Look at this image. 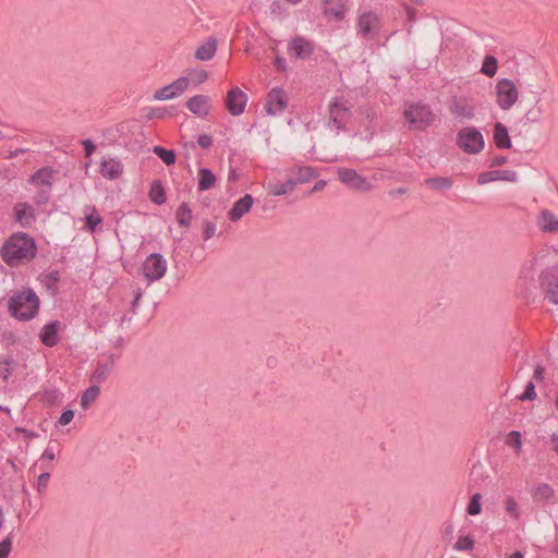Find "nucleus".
Instances as JSON below:
<instances>
[{
    "mask_svg": "<svg viewBox=\"0 0 558 558\" xmlns=\"http://www.w3.org/2000/svg\"><path fill=\"white\" fill-rule=\"evenodd\" d=\"M537 279L545 288L549 302L558 304V251L556 248L542 247L531 260L521 266L520 281L526 286H533Z\"/></svg>",
    "mask_w": 558,
    "mask_h": 558,
    "instance_id": "1",
    "label": "nucleus"
},
{
    "mask_svg": "<svg viewBox=\"0 0 558 558\" xmlns=\"http://www.w3.org/2000/svg\"><path fill=\"white\" fill-rule=\"evenodd\" d=\"M36 241L27 233H14L0 248L3 262L10 267H17L35 258Z\"/></svg>",
    "mask_w": 558,
    "mask_h": 558,
    "instance_id": "2",
    "label": "nucleus"
},
{
    "mask_svg": "<svg viewBox=\"0 0 558 558\" xmlns=\"http://www.w3.org/2000/svg\"><path fill=\"white\" fill-rule=\"evenodd\" d=\"M40 300L32 288L14 291L8 301L9 314L16 320L29 322L39 311Z\"/></svg>",
    "mask_w": 558,
    "mask_h": 558,
    "instance_id": "3",
    "label": "nucleus"
},
{
    "mask_svg": "<svg viewBox=\"0 0 558 558\" xmlns=\"http://www.w3.org/2000/svg\"><path fill=\"white\" fill-rule=\"evenodd\" d=\"M497 107L502 111H509L518 102L520 90L517 83L510 78H498L493 90Z\"/></svg>",
    "mask_w": 558,
    "mask_h": 558,
    "instance_id": "4",
    "label": "nucleus"
},
{
    "mask_svg": "<svg viewBox=\"0 0 558 558\" xmlns=\"http://www.w3.org/2000/svg\"><path fill=\"white\" fill-rule=\"evenodd\" d=\"M403 117L410 130L423 131L433 123L435 114L427 105L408 104Z\"/></svg>",
    "mask_w": 558,
    "mask_h": 558,
    "instance_id": "5",
    "label": "nucleus"
},
{
    "mask_svg": "<svg viewBox=\"0 0 558 558\" xmlns=\"http://www.w3.org/2000/svg\"><path fill=\"white\" fill-rule=\"evenodd\" d=\"M456 144L463 153L476 155L483 151L485 138L475 126H464L458 131Z\"/></svg>",
    "mask_w": 558,
    "mask_h": 558,
    "instance_id": "6",
    "label": "nucleus"
},
{
    "mask_svg": "<svg viewBox=\"0 0 558 558\" xmlns=\"http://www.w3.org/2000/svg\"><path fill=\"white\" fill-rule=\"evenodd\" d=\"M168 263L166 258L157 253L150 254L142 264V272L149 282L162 279L167 272Z\"/></svg>",
    "mask_w": 558,
    "mask_h": 558,
    "instance_id": "7",
    "label": "nucleus"
},
{
    "mask_svg": "<svg viewBox=\"0 0 558 558\" xmlns=\"http://www.w3.org/2000/svg\"><path fill=\"white\" fill-rule=\"evenodd\" d=\"M381 28L379 16L373 11H364L357 15L356 32L363 38H375Z\"/></svg>",
    "mask_w": 558,
    "mask_h": 558,
    "instance_id": "8",
    "label": "nucleus"
},
{
    "mask_svg": "<svg viewBox=\"0 0 558 558\" xmlns=\"http://www.w3.org/2000/svg\"><path fill=\"white\" fill-rule=\"evenodd\" d=\"M338 179L348 189L355 192H368L373 189L371 181L353 169L339 168Z\"/></svg>",
    "mask_w": 558,
    "mask_h": 558,
    "instance_id": "9",
    "label": "nucleus"
},
{
    "mask_svg": "<svg viewBox=\"0 0 558 558\" xmlns=\"http://www.w3.org/2000/svg\"><path fill=\"white\" fill-rule=\"evenodd\" d=\"M288 93L280 87H274L266 96L264 109L269 116H278L284 112L288 108Z\"/></svg>",
    "mask_w": 558,
    "mask_h": 558,
    "instance_id": "10",
    "label": "nucleus"
},
{
    "mask_svg": "<svg viewBox=\"0 0 558 558\" xmlns=\"http://www.w3.org/2000/svg\"><path fill=\"white\" fill-rule=\"evenodd\" d=\"M190 77H179L172 83L158 88L153 98L158 101H167L182 96L190 87Z\"/></svg>",
    "mask_w": 558,
    "mask_h": 558,
    "instance_id": "11",
    "label": "nucleus"
},
{
    "mask_svg": "<svg viewBox=\"0 0 558 558\" xmlns=\"http://www.w3.org/2000/svg\"><path fill=\"white\" fill-rule=\"evenodd\" d=\"M123 163L120 159L104 156L99 162V173L107 180H118L123 174Z\"/></svg>",
    "mask_w": 558,
    "mask_h": 558,
    "instance_id": "12",
    "label": "nucleus"
},
{
    "mask_svg": "<svg viewBox=\"0 0 558 558\" xmlns=\"http://www.w3.org/2000/svg\"><path fill=\"white\" fill-rule=\"evenodd\" d=\"M247 104V96L239 87L228 92L226 107L232 116H240L244 112Z\"/></svg>",
    "mask_w": 558,
    "mask_h": 558,
    "instance_id": "13",
    "label": "nucleus"
},
{
    "mask_svg": "<svg viewBox=\"0 0 558 558\" xmlns=\"http://www.w3.org/2000/svg\"><path fill=\"white\" fill-rule=\"evenodd\" d=\"M254 198L250 194H245L239 198L228 211V218L232 222L240 221L253 207Z\"/></svg>",
    "mask_w": 558,
    "mask_h": 558,
    "instance_id": "14",
    "label": "nucleus"
},
{
    "mask_svg": "<svg viewBox=\"0 0 558 558\" xmlns=\"http://www.w3.org/2000/svg\"><path fill=\"white\" fill-rule=\"evenodd\" d=\"M329 114L338 128L342 126L349 117L347 100L340 97L332 98L329 102Z\"/></svg>",
    "mask_w": 558,
    "mask_h": 558,
    "instance_id": "15",
    "label": "nucleus"
},
{
    "mask_svg": "<svg viewBox=\"0 0 558 558\" xmlns=\"http://www.w3.org/2000/svg\"><path fill=\"white\" fill-rule=\"evenodd\" d=\"M449 111L457 118L466 120L474 118V107L465 97H453L449 105Z\"/></svg>",
    "mask_w": 558,
    "mask_h": 558,
    "instance_id": "16",
    "label": "nucleus"
},
{
    "mask_svg": "<svg viewBox=\"0 0 558 558\" xmlns=\"http://www.w3.org/2000/svg\"><path fill=\"white\" fill-rule=\"evenodd\" d=\"M518 178V173L514 170H492L482 172L477 177V183L480 185H485L495 181H507V182H515Z\"/></svg>",
    "mask_w": 558,
    "mask_h": 558,
    "instance_id": "17",
    "label": "nucleus"
},
{
    "mask_svg": "<svg viewBox=\"0 0 558 558\" xmlns=\"http://www.w3.org/2000/svg\"><path fill=\"white\" fill-rule=\"evenodd\" d=\"M186 108L196 117L206 118L211 109V101L206 95H195L186 101Z\"/></svg>",
    "mask_w": 558,
    "mask_h": 558,
    "instance_id": "18",
    "label": "nucleus"
},
{
    "mask_svg": "<svg viewBox=\"0 0 558 558\" xmlns=\"http://www.w3.org/2000/svg\"><path fill=\"white\" fill-rule=\"evenodd\" d=\"M289 52L294 58L307 59L314 52V45L305 38L296 37L290 41Z\"/></svg>",
    "mask_w": 558,
    "mask_h": 558,
    "instance_id": "19",
    "label": "nucleus"
},
{
    "mask_svg": "<svg viewBox=\"0 0 558 558\" xmlns=\"http://www.w3.org/2000/svg\"><path fill=\"white\" fill-rule=\"evenodd\" d=\"M536 225L542 232L558 233V217L549 209L539 211L536 218Z\"/></svg>",
    "mask_w": 558,
    "mask_h": 558,
    "instance_id": "20",
    "label": "nucleus"
},
{
    "mask_svg": "<svg viewBox=\"0 0 558 558\" xmlns=\"http://www.w3.org/2000/svg\"><path fill=\"white\" fill-rule=\"evenodd\" d=\"M60 322L52 320L46 324L39 333L40 341L47 347H54L59 341Z\"/></svg>",
    "mask_w": 558,
    "mask_h": 558,
    "instance_id": "21",
    "label": "nucleus"
},
{
    "mask_svg": "<svg viewBox=\"0 0 558 558\" xmlns=\"http://www.w3.org/2000/svg\"><path fill=\"white\" fill-rule=\"evenodd\" d=\"M56 173L57 172L53 169L49 167H44L34 172L29 177L28 182L37 187L51 189Z\"/></svg>",
    "mask_w": 558,
    "mask_h": 558,
    "instance_id": "22",
    "label": "nucleus"
},
{
    "mask_svg": "<svg viewBox=\"0 0 558 558\" xmlns=\"http://www.w3.org/2000/svg\"><path fill=\"white\" fill-rule=\"evenodd\" d=\"M324 14L333 20H342L345 16L348 7L343 0H324Z\"/></svg>",
    "mask_w": 558,
    "mask_h": 558,
    "instance_id": "23",
    "label": "nucleus"
},
{
    "mask_svg": "<svg viewBox=\"0 0 558 558\" xmlns=\"http://www.w3.org/2000/svg\"><path fill=\"white\" fill-rule=\"evenodd\" d=\"M15 220L23 227L29 228L35 221V213L27 203H17L14 206Z\"/></svg>",
    "mask_w": 558,
    "mask_h": 558,
    "instance_id": "24",
    "label": "nucleus"
},
{
    "mask_svg": "<svg viewBox=\"0 0 558 558\" xmlns=\"http://www.w3.org/2000/svg\"><path fill=\"white\" fill-rule=\"evenodd\" d=\"M76 222H83L82 229L94 232L96 228L101 225L102 219L94 207H85L82 216L77 218Z\"/></svg>",
    "mask_w": 558,
    "mask_h": 558,
    "instance_id": "25",
    "label": "nucleus"
},
{
    "mask_svg": "<svg viewBox=\"0 0 558 558\" xmlns=\"http://www.w3.org/2000/svg\"><path fill=\"white\" fill-rule=\"evenodd\" d=\"M264 187L268 191V193L272 196H283L294 191V183L292 182V178H288L286 182H278L274 179H269L266 183H264Z\"/></svg>",
    "mask_w": 558,
    "mask_h": 558,
    "instance_id": "26",
    "label": "nucleus"
},
{
    "mask_svg": "<svg viewBox=\"0 0 558 558\" xmlns=\"http://www.w3.org/2000/svg\"><path fill=\"white\" fill-rule=\"evenodd\" d=\"M289 177L292 178V182L294 183L295 187L298 184H304L314 180L317 178V173L314 168L303 166L291 170Z\"/></svg>",
    "mask_w": 558,
    "mask_h": 558,
    "instance_id": "27",
    "label": "nucleus"
},
{
    "mask_svg": "<svg viewBox=\"0 0 558 558\" xmlns=\"http://www.w3.org/2000/svg\"><path fill=\"white\" fill-rule=\"evenodd\" d=\"M555 496L554 487L547 483H539L532 490L533 499L538 502L551 501L555 499Z\"/></svg>",
    "mask_w": 558,
    "mask_h": 558,
    "instance_id": "28",
    "label": "nucleus"
},
{
    "mask_svg": "<svg viewBox=\"0 0 558 558\" xmlns=\"http://www.w3.org/2000/svg\"><path fill=\"white\" fill-rule=\"evenodd\" d=\"M502 507L506 514L514 521L520 520L522 515V508L518 499L512 495H507L504 497Z\"/></svg>",
    "mask_w": 558,
    "mask_h": 558,
    "instance_id": "29",
    "label": "nucleus"
},
{
    "mask_svg": "<svg viewBox=\"0 0 558 558\" xmlns=\"http://www.w3.org/2000/svg\"><path fill=\"white\" fill-rule=\"evenodd\" d=\"M113 367V360L107 359L105 362H99L90 376V383L98 385L102 383Z\"/></svg>",
    "mask_w": 558,
    "mask_h": 558,
    "instance_id": "30",
    "label": "nucleus"
},
{
    "mask_svg": "<svg viewBox=\"0 0 558 558\" xmlns=\"http://www.w3.org/2000/svg\"><path fill=\"white\" fill-rule=\"evenodd\" d=\"M494 141L499 148L506 149L511 147V140L508 130L500 122H497L494 125Z\"/></svg>",
    "mask_w": 558,
    "mask_h": 558,
    "instance_id": "31",
    "label": "nucleus"
},
{
    "mask_svg": "<svg viewBox=\"0 0 558 558\" xmlns=\"http://www.w3.org/2000/svg\"><path fill=\"white\" fill-rule=\"evenodd\" d=\"M217 177L207 168L198 170V191L204 192L216 185Z\"/></svg>",
    "mask_w": 558,
    "mask_h": 558,
    "instance_id": "32",
    "label": "nucleus"
},
{
    "mask_svg": "<svg viewBox=\"0 0 558 558\" xmlns=\"http://www.w3.org/2000/svg\"><path fill=\"white\" fill-rule=\"evenodd\" d=\"M217 50V41L216 39H209L203 45H201L195 52V58L201 61H207L210 60Z\"/></svg>",
    "mask_w": 558,
    "mask_h": 558,
    "instance_id": "33",
    "label": "nucleus"
},
{
    "mask_svg": "<svg viewBox=\"0 0 558 558\" xmlns=\"http://www.w3.org/2000/svg\"><path fill=\"white\" fill-rule=\"evenodd\" d=\"M17 366L16 360L11 355L0 357V378L8 381L13 371Z\"/></svg>",
    "mask_w": 558,
    "mask_h": 558,
    "instance_id": "34",
    "label": "nucleus"
},
{
    "mask_svg": "<svg viewBox=\"0 0 558 558\" xmlns=\"http://www.w3.org/2000/svg\"><path fill=\"white\" fill-rule=\"evenodd\" d=\"M99 393H100L99 386L92 384L90 387L88 389H86L81 397V401H80L81 407L83 409H88L99 397Z\"/></svg>",
    "mask_w": 558,
    "mask_h": 558,
    "instance_id": "35",
    "label": "nucleus"
},
{
    "mask_svg": "<svg viewBox=\"0 0 558 558\" xmlns=\"http://www.w3.org/2000/svg\"><path fill=\"white\" fill-rule=\"evenodd\" d=\"M60 281L59 271L52 270L48 274L41 275L43 286L54 295L58 291V283Z\"/></svg>",
    "mask_w": 558,
    "mask_h": 558,
    "instance_id": "36",
    "label": "nucleus"
},
{
    "mask_svg": "<svg viewBox=\"0 0 558 558\" xmlns=\"http://www.w3.org/2000/svg\"><path fill=\"white\" fill-rule=\"evenodd\" d=\"M505 444L513 448L514 453L519 456L522 452V438L518 430H512L506 435Z\"/></svg>",
    "mask_w": 558,
    "mask_h": 558,
    "instance_id": "37",
    "label": "nucleus"
},
{
    "mask_svg": "<svg viewBox=\"0 0 558 558\" xmlns=\"http://www.w3.org/2000/svg\"><path fill=\"white\" fill-rule=\"evenodd\" d=\"M193 219L192 210L186 204H182L177 211V220L180 226L189 227Z\"/></svg>",
    "mask_w": 558,
    "mask_h": 558,
    "instance_id": "38",
    "label": "nucleus"
},
{
    "mask_svg": "<svg viewBox=\"0 0 558 558\" xmlns=\"http://www.w3.org/2000/svg\"><path fill=\"white\" fill-rule=\"evenodd\" d=\"M149 197L153 203L158 205L163 204L166 202L165 190L160 182L156 181L151 184Z\"/></svg>",
    "mask_w": 558,
    "mask_h": 558,
    "instance_id": "39",
    "label": "nucleus"
},
{
    "mask_svg": "<svg viewBox=\"0 0 558 558\" xmlns=\"http://www.w3.org/2000/svg\"><path fill=\"white\" fill-rule=\"evenodd\" d=\"M497 70H498L497 59L493 56H487L484 59L481 72L483 74L487 75L488 77H493L496 75Z\"/></svg>",
    "mask_w": 558,
    "mask_h": 558,
    "instance_id": "40",
    "label": "nucleus"
},
{
    "mask_svg": "<svg viewBox=\"0 0 558 558\" xmlns=\"http://www.w3.org/2000/svg\"><path fill=\"white\" fill-rule=\"evenodd\" d=\"M466 512L472 517L478 515L482 512V495L480 493L472 495L466 507Z\"/></svg>",
    "mask_w": 558,
    "mask_h": 558,
    "instance_id": "41",
    "label": "nucleus"
},
{
    "mask_svg": "<svg viewBox=\"0 0 558 558\" xmlns=\"http://www.w3.org/2000/svg\"><path fill=\"white\" fill-rule=\"evenodd\" d=\"M63 393L58 389L46 390L41 397V400L47 405H57L61 402Z\"/></svg>",
    "mask_w": 558,
    "mask_h": 558,
    "instance_id": "42",
    "label": "nucleus"
},
{
    "mask_svg": "<svg viewBox=\"0 0 558 558\" xmlns=\"http://www.w3.org/2000/svg\"><path fill=\"white\" fill-rule=\"evenodd\" d=\"M426 184L435 190H448L452 186V180L450 178L438 177L426 180Z\"/></svg>",
    "mask_w": 558,
    "mask_h": 558,
    "instance_id": "43",
    "label": "nucleus"
},
{
    "mask_svg": "<svg viewBox=\"0 0 558 558\" xmlns=\"http://www.w3.org/2000/svg\"><path fill=\"white\" fill-rule=\"evenodd\" d=\"M153 151L168 166L175 162V155L172 150L165 149L160 146H155Z\"/></svg>",
    "mask_w": 558,
    "mask_h": 558,
    "instance_id": "44",
    "label": "nucleus"
},
{
    "mask_svg": "<svg viewBox=\"0 0 558 558\" xmlns=\"http://www.w3.org/2000/svg\"><path fill=\"white\" fill-rule=\"evenodd\" d=\"M50 196H51L50 187H38L33 199L38 206H40V205H46L49 202Z\"/></svg>",
    "mask_w": 558,
    "mask_h": 558,
    "instance_id": "45",
    "label": "nucleus"
},
{
    "mask_svg": "<svg viewBox=\"0 0 558 558\" xmlns=\"http://www.w3.org/2000/svg\"><path fill=\"white\" fill-rule=\"evenodd\" d=\"M473 547H474V541L469 535L458 537V539L454 544V549L459 550V551L471 550Z\"/></svg>",
    "mask_w": 558,
    "mask_h": 558,
    "instance_id": "46",
    "label": "nucleus"
},
{
    "mask_svg": "<svg viewBox=\"0 0 558 558\" xmlns=\"http://www.w3.org/2000/svg\"><path fill=\"white\" fill-rule=\"evenodd\" d=\"M13 544V535L10 533L0 542V558H8Z\"/></svg>",
    "mask_w": 558,
    "mask_h": 558,
    "instance_id": "47",
    "label": "nucleus"
},
{
    "mask_svg": "<svg viewBox=\"0 0 558 558\" xmlns=\"http://www.w3.org/2000/svg\"><path fill=\"white\" fill-rule=\"evenodd\" d=\"M186 77H190L191 83L199 85L208 78V73L205 70H191Z\"/></svg>",
    "mask_w": 558,
    "mask_h": 558,
    "instance_id": "48",
    "label": "nucleus"
},
{
    "mask_svg": "<svg viewBox=\"0 0 558 558\" xmlns=\"http://www.w3.org/2000/svg\"><path fill=\"white\" fill-rule=\"evenodd\" d=\"M535 386L533 383H529L525 387L524 392L519 397L520 400H534L536 398Z\"/></svg>",
    "mask_w": 558,
    "mask_h": 558,
    "instance_id": "49",
    "label": "nucleus"
},
{
    "mask_svg": "<svg viewBox=\"0 0 558 558\" xmlns=\"http://www.w3.org/2000/svg\"><path fill=\"white\" fill-rule=\"evenodd\" d=\"M216 225L211 221L204 222L203 236L205 240L211 239L216 234Z\"/></svg>",
    "mask_w": 558,
    "mask_h": 558,
    "instance_id": "50",
    "label": "nucleus"
},
{
    "mask_svg": "<svg viewBox=\"0 0 558 558\" xmlns=\"http://www.w3.org/2000/svg\"><path fill=\"white\" fill-rule=\"evenodd\" d=\"M50 480V474L48 472L41 473L37 481V489L39 493H43L46 489L48 482Z\"/></svg>",
    "mask_w": 558,
    "mask_h": 558,
    "instance_id": "51",
    "label": "nucleus"
},
{
    "mask_svg": "<svg viewBox=\"0 0 558 558\" xmlns=\"http://www.w3.org/2000/svg\"><path fill=\"white\" fill-rule=\"evenodd\" d=\"M82 145L84 147L85 157L88 158L96 150V145L90 140L82 141Z\"/></svg>",
    "mask_w": 558,
    "mask_h": 558,
    "instance_id": "52",
    "label": "nucleus"
},
{
    "mask_svg": "<svg viewBox=\"0 0 558 558\" xmlns=\"http://www.w3.org/2000/svg\"><path fill=\"white\" fill-rule=\"evenodd\" d=\"M58 423L60 425H68L70 424V405H66L63 410L61 415L59 416Z\"/></svg>",
    "mask_w": 558,
    "mask_h": 558,
    "instance_id": "53",
    "label": "nucleus"
},
{
    "mask_svg": "<svg viewBox=\"0 0 558 558\" xmlns=\"http://www.w3.org/2000/svg\"><path fill=\"white\" fill-rule=\"evenodd\" d=\"M274 65H275L277 71H280V72H286L287 71L286 59L280 57V56H276V58L274 60Z\"/></svg>",
    "mask_w": 558,
    "mask_h": 558,
    "instance_id": "54",
    "label": "nucleus"
},
{
    "mask_svg": "<svg viewBox=\"0 0 558 558\" xmlns=\"http://www.w3.org/2000/svg\"><path fill=\"white\" fill-rule=\"evenodd\" d=\"M197 143H198L199 146L206 148V147H209L211 145L213 138L208 134H202L198 137Z\"/></svg>",
    "mask_w": 558,
    "mask_h": 558,
    "instance_id": "55",
    "label": "nucleus"
},
{
    "mask_svg": "<svg viewBox=\"0 0 558 558\" xmlns=\"http://www.w3.org/2000/svg\"><path fill=\"white\" fill-rule=\"evenodd\" d=\"M27 150L28 149H26V148H17L15 150H9L7 158H10V159L16 158L17 156H20L21 154L26 153Z\"/></svg>",
    "mask_w": 558,
    "mask_h": 558,
    "instance_id": "56",
    "label": "nucleus"
},
{
    "mask_svg": "<svg viewBox=\"0 0 558 558\" xmlns=\"http://www.w3.org/2000/svg\"><path fill=\"white\" fill-rule=\"evenodd\" d=\"M326 184H327V183H326V181H324V180H320V181L316 182V183H315V185L313 186V189H312L311 193H314V192H318V191L324 190V189H325V186H326Z\"/></svg>",
    "mask_w": 558,
    "mask_h": 558,
    "instance_id": "57",
    "label": "nucleus"
},
{
    "mask_svg": "<svg viewBox=\"0 0 558 558\" xmlns=\"http://www.w3.org/2000/svg\"><path fill=\"white\" fill-rule=\"evenodd\" d=\"M506 160H507L506 157H496L493 159L492 166L493 167L501 166L506 162Z\"/></svg>",
    "mask_w": 558,
    "mask_h": 558,
    "instance_id": "58",
    "label": "nucleus"
},
{
    "mask_svg": "<svg viewBox=\"0 0 558 558\" xmlns=\"http://www.w3.org/2000/svg\"><path fill=\"white\" fill-rule=\"evenodd\" d=\"M553 449L558 453V433L551 435Z\"/></svg>",
    "mask_w": 558,
    "mask_h": 558,
    "instance_id": "59",
    "label": "nucleus"
},
{
    "mask_svg": "<svg viewBox=\"0 0 558 558\" xmlns=\"http://www.w3.org/2000/svg\"><path fill=\"white\" fill-rule=\"evenodd\" d=\"M543 372H544L543 367L537 366V367L535 368V371H534V377H535L536 379H542V378H543Z\"/></svg>",
    "mask_w": 558,
    "mask_h": 558,
    "instance_id": "60",
    "label": "nucleus"
},
{
    "mask_svg": "<svg viewBox=\"0 0 558 558\" xmlns=\"http://www.w3.org/2000/svg\"><path fill=\"white\" fill-rule=\"evenodd\" d=\"M43 458L48 459V460H53L54 459V454H53V452H51V451H49L47 449V450H45V452L43 454Z\"/></svg>",
    "mask_w": 558,
    "mask_h": 558,
    "instance_id": "61",
    "label": "nucleus"
},
{
    "mask_svg": "<svg viewBox=\"0 0 558 558\" xmlns=\"http://www.w3.org/2000/svg\"><path fill=\"white\" fill-rule=\"evenodd\" d=\"M90 166H92V162L90 161H87L85 165H84V171H85V174L87 177H92V173H90Z\"/></svg>",
    "mask_w": 558,
    "mask_h": 558,
    "instance_id": "62",
    "label": "nucleus"
},
{
    "mask_svg": "<svg viewBox=\"0 0 558 558\" xmlns=\"http://www.w3.org/2000/svg\"><path fill=\"white\" fill-rule=\"evenodd\" d=\"M508 558H523V555L519 551L512 554L511 556H509Z\"/></svg>",
    "mask_w": 558,
    "mask_h": 558,
    "instance_id": "63",
    "label": "nucleus"
},
{
    "mask_svg": "<svg viewBox=\"0 0 558 558\" xmlns=\"http://www.w3.org/2000/svg\"><path fill=\"white\" fill-rule=\"evenodd\" d=\"M555 405L558 409V391H557L556 399H555Z\"/></svg>",
    "mask_w": 558,
    "mask_h": 558,
    "instance_id": "64",
    "label": "nucleus"
}]
</instances>
